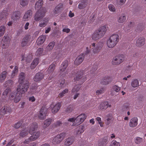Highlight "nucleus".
I'll return each mask as SVG.
<instances>
[{
  "label": "nucleus",
  "instance_id": "nucleus-28",
  "mask_svg": "<svg viewBox=\"0 0 146 146\" xmlns=\"http://www.w3.org/2000/svg\"><path fill=\"white\" fill-rule=\"evenodd\" d=\"M138 119L136 117L132 118L130 120L129 123V125L131 127H134L137 125Z\"/></svg>",
  "mask_w": 146,
  "mask_h": 146
},
{
  "label": "nucleus",
  "instance_id": "nucleus-3",
  "mask_svg": "<svg viewBox=\"0 0 146 146\" xmlns=\"http://www.w3.org/2000/svg\"><path fill=\"white\" fill-rule=\"evenodd\" d=\"M107 31L106 25L101 27L98 29L96 30L92 35V39L96 40L100 39L104 36Z\"/></svg>",
  "mask_w": 146,
  "mask_h": 146
},
{
  "label": "nucleus",
  "instance_id": "nucleus-29",
  "mask_svg": "<svg viewBox=\"0 0 146 146\" xmlns=\"http://www.w3.org/2000/svg\"><path fill=\"white\" fill-rule=\"evenodd\" d=\"M68 61L67 60H65L62 62L60 68V70L61 73H63L65 71L68 66Z\"/></svg>",
  "mask_w": 146,
  "mask_h": 146
},
{
  "label": "nucleus",
  "instance_id": "nucleus-4",
  "mask_svg": "<svg viewBox=\"0 0 146 146\" xmlns=\"http://www.w3.org/2000/svg\"><path fill=\"white\" fill-rule=\"evenodd\" d=\"M119 40L118 35L116 34L112 35L107 40L106 43L107 46L109 48H113L117 44Z\"/></svg>",
  "mask_w": 146,
  "mask_h": 146
},
{
  "label": "nucleus",
  "instance_id": "nucleus-64",
  "mask_svg": "<svg viewBox=\"0 0 146 146\" xmlns=\"http://www.w3.org/2000/svg\"><path fill=\"white\" fill-rule=\"evenodd\" d=\"M29 101L33 102L35 101V98L34 96H32L29 97Z\"/></svg>",
  "mask_w": 146,
  "mask_h": 146
},
{
  "label": "nucleus",
  "instance_id": "nucleus-36",
  "mask_svg": "<svg viewBox=\"0 0 146 146\" xmlns=\"http://www.w3.org/2000/svg\"><path fill=\"white\" fill-rule=\"evenodd\" d=\"M39 59L38 58H35L33 61L31 66V69H34L39 63Z\"/></svg>",
  "mask_w": 146,
  "mask_h": 146
},
{
  "label": "nucleus",
  "instance_id": "nucleus-61",
  "mask_svg": "<svg viewBox=\"0 0 146 146\" xmlns=\"http://www.w3.org/2000/svg\"><path fill=\"white\" fill-rule=\"evenodd\" d=\"M28 133V131H26L25 130H23L21 131L20 133V135L21 136L24 137L27 135Z\"/></svg>",
  "mask_w": 146,
  "mask_h": 146
},
{
  "label": "nucleus",
  "instance_id": "nucleus-44",
  "mask_svg": "<svg viewBox=\"0 0 146 146\" xmlns=\"http://www.w3.org/2000/svg\"><path fill=\"white\" fill-rule=\"evenodd\" d=\"M43 49L42 48H39L37 50L36 53V55L37 56H39L43 54Z\"/></svg>",
  "mask_w": 146,
  "mask_h": 146
},
{
  "label": "nucleus",
  "instance_id": "nucleus-47",
  "mask_svg": "<svg viewBox=\"0 0 146 146\" xmlns=\"http://www.w3.org/2000/svg\"><path fill=\"white\" fill-rule=\"evenodd\" d=\"M111 89L113 91H115L117 92H118L120 91L121 90V88L120 87L115 85L112 87Z\"/></svg>",
  "mask_w": 146,
  "mask_h": 146
},
{
  "label": "nucleus",
  "instance_id": "nucleus-18",
  "mask_svg": "<svg viewBox=\"0 0 146 146\" xmlns=\"http://www.w3.org/2000/svg\"><path fill=\"white\" fill-rule=\"evenodd\" d=\"M112 80V78L111 77L108 76H105L101 80L100 83L101 84L106 85L111 82Z\"/></svg>",
  "mask_w": 146,
  "mask_h": 146
},
{
  "label": "nucleus",
  "instance_id": "nucleus-1",
  "mask_svg": "<svg viewBox=\"0 0 146 146\" xmlns=\"http://www.w3.org/2000/svg\"><path fill=\"white\" fill-rule=\"evenodd\" d=\"M25 74L23 72H21L19 75V84L17 86L16 92H12L9 98L11 100H13L15 103L19 102L22 96V95L26 92L29 88L30 83L28 81L24 82L25 78Z\"/></svg>",
  "mask_w": 146,
  "mask_h": 146
},
{
  "label": "nucleus",
  "instance_id": "nucleus-45",
  "mask_svg": "<svg viewBox=\"0 0 146 146\" xmlns=\"http://www.w3.org/2000/svg\"><path fill=\"white\" fill-rule=\"evenodd\" d=\"M68 92V90L67 88H66L63 90L62 92L60 93L58 95V97L59 98H62L64 95L67 94Z\"/></svg>",
  "mask_w": 146,
  "mask_h": 146
},
{
  "label": "nucleus",
  "instance_id": "nucleus-2",
  "mask_svg": "<svg viewBox=\"0 0 146 146\" xmlns=\"http://www.w3.org/2000/svg\"><path fill=\"white\" fill-rule=\"evenodd\" d=\"M97 69L96 67L95 66L92 68L90 72H86L87 70H86L84 72V74L87 73H88V74L86 75L85 77L83 76L84 74L83 71H80L79 72H78L76 74V77L74 78V79L75 82L79 81V83L78 85H76L74 87L72 90V93L73 94L78 93L80 88V85L87 80L86 78L88 77L87 76H89L88 75H90V76H91L94 73Z\"/></svg>",
  "mask_w": 146,
  "mask_h": 146
},
{
  "label": "nucleus",
  "instance_id": "nucleus-34",
  "mask_svg": "<svg viewBox=\"0 0 146 146\" xmlns=\"http://www.w3.org/2000/svg\"><path fill=\"white\" fill-rule=\"evenodd\" d=\"M9 15L8 10L6 9L4 10L0 14V19H6Z\"/></svg>",
  "mask_w": 146,
  "mask_h": 146
},
{
  "label": "nucleus",
  "instance_id": "nucleus-51",
  "mask_svg": "<svg viewBox=\"0 0 146 146\" xmlns=\"http://www.w3.org/2000/svg\"><path fill=\"white\" fill-rule=\"evenodd\" d=\"M5 29V27L4 26H1L0 27V37L4 34Z\"/></svg>",
  "mask_w": 146,
  "mask_h": 146
},
{
  "label": "nucleus",
  "instance_id": "nucleus-54",
  "mask_svg": "<svg viewBox=\"0 0 146 146\" xmlns=\"http://www.w3.org/2000/svg\"><path fill=\"white\" fill-rule=\"evenodd\" d=\"M120 143L115 140H113L111 142L110 146H120Z\"/></svg>",
  "mask_w": 146,
  "mask_h": 146
},
{
  "label": "nucleus",
  "instance_id": "nucleus-14",
  "mask_svg": "<svg viewBox=\"0 0 146 146\" xmlns=\"http://www.w3.org/2000/svg\"><path fill=\"white\" fill-rule=\"evenodd\" d=\"M10 40V38L7 35L3 37L2 42L3 48H5L9 46Z\"/></svg>",
  "mask_w": 146,
  "mask_h": 146
},
{
  "label": "nucleus",
  "instance_id": "nucleus-56",
  "mask_svg": "<svg viewBox=\"0 0 146 146\" xmlns=\"http://www.w3.org/2000/svg\"><path fill=\"white\" fill-rule=\"evenodd\" d=\"M96 15L95 13L92 14L89 18L88 22L89 23H91L94 21Z\"/></svg>",
  "mask_w": 146,
  "mask_h": 146
},
{
  "label": "nucleus",
  "instance_id": "nucleus-22",
  "mask_svg": "<svg viewBox=\"0 0 146 146\" xmlns=\"http://www.w3.org/2000/svg\"><path fill=\"white\" fill-rule=\"evenodd\" d=\"M84 58V55L82 54L78 56L74 61V64L76 65L80 64L83 61Z\"/></svg>",
  "mask_w": 146,
  "mask_h": 146
},
{
  "label": "nucleus",
  "instance_id": "nucleus-20",
  "mask_svg": "<svg viewBox=\"0 0 146 146\" xmlns=\"http://www.w3.org/2000/svg\"><path fill=\"white\" fill-rule=\"evenodd\" d=\"M44 77V74L42 73L38 72L37 73L34 77L33 79L35 81L39 82L43 79Z\"/></svg>",
  "mask_w": 146,
  "mask_h": 146
},
{
  "label": "nucleus",
  "instance_id": "nucleus-50",
  "mask_svg": "<svg viewBox=\"0 0 146 146\" xmlns=\"http://www.w3.org/2000/svg\"><path fill=\"white\" fill-rule=\"evenodd\" d=\"M29 0H20V4L22 7L27 5L29 3Z\"/></svg>",
  "mask_w": 146,
  "mask_h": 146
},
{
  "label": "nucleus",
  "instance_id": "nucleus-12",
  "mask_svg": "<svg viewBox=\"0 0 146 146\" xmlns=\"http://www.w3.org/2000/svg\"><path fill=\"white\" fill-rule=\"evenodd\" d=\"M11 112V108L9 107L4 106L0 110V119L7 113H10Z\"/></svg>",
  "mask_w": 146,
  "mask_h": 146
},
{
  "label": "nucleus",
  "instance_id": "nucleus-35",
  "mask_svg": "<svg viewBox=\"0 0 146 146\" xmlns=\"http://www.w3.org/2000/svg\"><path fill=\"white\" fill-rule=\"evenodd\" d=\"M55 68V65L54 64H52L50 66L46 72L48 74L52 73Z\"/></svg>",
  "mask_w": 146,
  "mask_h": 146
},
{
  "label": "nucleus",
  "instance_id": "nucleus-7",
  "mask_svg": "<svg viewBox=\"0 0 146 146\" xmlns=\"http://www.w3.org/2000/svg\"><path fill=\"white\" fill-rule=\"evenodd\" d=\"M66 135L65 133H62L58 134L53 139L52 143L54 144H59L64 139Z\"/></svg>",
  "mask_w": 146,
  "mask_h": 146
},
{
  "label": "nucleus",
  "instance_id": "nucleus-26",
  "mask_svg": "<svg viewBox=\"0 0 146 146\" xmlns=\"http://www.w3.org/2000/svg\"><path fill=\"white\" fill-rule=\"evenodd\" d=\"M107 119L105 120V122L106 125H109L112 123L113 120V118L111 114H109L106 115Z\"/></svg>",
  "mask_w": 146,
  "mask_h": 146
},
{
  "label": "nucleus",
  "instance_id": "nucleus-39",
  "mask_svg": "<svg viewBox=\"0 0 146 146\" xmlns=\"http://www.w3.org/2000/svg\"><path fill=\"white\" fill-rule=\"evenodd\" d=\"M11 91L10 88H7L3 92L2 97L3 99H5L7 97V94Z\"/></svg>",
  "mask_w": 146,
  "mask_h": 146
},
{
  "label": "nucleus",
  "instance_id": "nucleus-6",
  "mask_svg": "<svg viewBox=\"0 0 146 146\" xmlns=\"http://www.w3.org/2000/svg\"><path fill=\"white\" fill-rule=\"evenodd\" d=\"M46 12V9L45 8H42L37 11L34 16V19L36 21H38L42 18L45 16Z\"/></svg>",
  "mask_w": 146,
  "mask_h": 146
},
{
  "label": "nucleus",
  "instance_id": "nucleus-19",
  "mask_svg": "<svg viewBox=\"0 0 146 146\" xmlns=\"http://www.w3.org/2000/svg\"><path fill=\"white\" fill-rule=\"evenodd\" d=\"M32 11L31 9L27 11L23 17V19L24 21H28L31 17L32 14Z\"/></svg>",
  "mask_w": 146,
  "mask_h": 146
},
{
  "label": "nucleus",
  "instance_id": "nucleus-37",
  "mask_svg": "<svg viewBox=\"0 0 146 146\" xmlns=\"http://www.w3.org/2000/svg\"><path fill=\"white\" fill-rule=\"evenodd\" d=\"M42 5V0H39L36 3L35 8L36 10L40 9Z\"/></svg>",
  "mask_w": 146,
  "mask_h": 146
},
{
  "label": "nucleus",
  "instance_id": "nucleus-57",
  "mask_svg": "<svg viewBox=\"0 0 146 146\" xmlns=\"http://www.w3.org/2000/svg\"><path fill=\"white\" fill-rule=\"evenodd\" d=\"M104 92V88L97 90L96 92V95H99L103 93Z\"/></svg>",
  "mask_w": 146,
  "mask_h": 146
},
{
  "label": "nucleus",
  "instance_id": "nucleus-43",
  "mask_svg": "<svg viewBox=\"0 0 146 146\" xmlns=\"http://www.w3.org/2000/svg\"><path fill=\"white\" fill-rule=\"evenodd\" d=\"M143 141V138L139 137H137L135 138L134 139V141L136 144H140Z\"/></svg>",
  "mask_w": 146,
  "mask_h": 146
},
{
  "label": "nucleus",
  "instance_id": "nucleus-30",
  "mask_svg": "<svg viewBox=\"0 0 146 146\" xmlns=\"http://www.w3.org/2000/svg\"><path fill=\"white\" fill-rule=\"evenodd\" d=\"M8 73L7 71H4L2 72L0 74V82H3L5 79Z\"/></svg>",
  "mask_w": 146,
  "mask_h": 146
},
{
  "label": "nucleus",
  "instance_id": "nucleus-52",
  "mask_svg": "<svg viewBox=\"0 0 146 146\" xmlns=\"http://www.w3.org/2000/svg\"><path fill=\"white\" fill-rule=\"evenodd\" d=\"M108 8L109 10L112 12H114L115 11V6L113 4H110L108 5Z\"/></svg>",
  "mask_w": 146,
  "mask_h": 146
},
{
  "label": "nucleus",
  "instance_id": "nucleus-24",
  "mask_svg": "<svg viewBox=\"0 0 146 146\" xmlns=\"http://www.w3.org/2000/svg\"><path fill=\"white\" fill-rule=\"evenodd\" d=\"M63 7V5L62 3H60L55 7L54 10V15L58 14L62 10Z\"/></svg>",
  "mask_w": 146,
  "mask_h": 146
},
{
  "label": "nucleus",
  "instance_id": "nucleus-8",
  "mask_svg": "<svg viewBox=\"0 0 146 146\" xmlns=\"http://www.w3.org/2000/svg\"><path fill=\"white\" fill-rule=\"evenodd\" d=\"M124 59V56L123 54L117 55L113 58L112 64L115 65L119 64L123 62Z\"/></svg>",
  "mask_w": 146,
  "mask_h": 146
},
{
  "label": "nucleus",
  "instance_id": "nucleus-16",
  "mask_svg": "<svg viewBox=\"0 0 146 146\" xmlns=\"http://www.w3.org/2000/svg\"><path fill=\"white\" fill-rule=\"evenodd\" d=\"M108 142L107 136L100 138L98 141V146H106Z\"/></svg>",
  "mask_w": 146,
  "mask_h": 146
},
{
  "label": "nucleus",
  "instance_id": "nucleus-21",
  "mask_svg": "<svg viewBox=\"0 0 146 146\" xmlns=\"http://www.w3.org/2000/svg\"><path fill=\"white\" fill-rule=\"evenodd\" d=\"M31 37L30 35H27L23 38L21 43L22 46H24L27 45L29 42L30 39Z\"/></svg>",
  "mask_w": 146,
  "mask_h": 146
},
{
  "label": "nucleus",
  "instance_id": "nucleus-38",
  "mask_svg": "<svg viewBox=\"0 0 146 146\" xmlns=\"http://www.w3.org/2000/svg\"><path fill=\"white\" fill-rule=\"evenodd\" d=\"M131 86L134 88L139 86V82L138 80L137 79L133 80L131 82Z\"/></svg>",
  "mask_w": 146,
  "mask_h": 146
},
{
  "label": "nucleus",
  "instance_id": "nucleus-23",
  "mask_svg": "<svg viewBox=\"0 0 146 146\" xmlns=\"http://www.w3.org/2000/svg\"><path fill=\"white\" fill-rule=\"evenodd\" d=\"M88 1L86 0H82L79 2L78 7L79 9H83L85 8L87 6Z\"/></svg>",
  "mask_w": 146,
  "mask_h": 146
},
{
  "label": "nucleus",
  "instance_id": "nucleus-40",
  "mask_svg": "<svg viewBox=\"0 0 146 146\" xmlns=\"http://www.w3.org/2000/svg\"><path fill=\"white\" fill-rule=\"evenodd\" d=\"M13 84V82L12 80H9L6 81L5 82V86L6 87L9 88L12 86Z\"/></svg>",
  "mask_w": 146,
  "mask_h": 146
},
{
  "label": "nucleus",
  "instance_id": "nucleus-58",
  "mask_svg": "<svg viewBox=\"0 0 146 146\" xmlns=\"http://www.w3.org/2000/svg\"><path fill=\"white\" fill-rule=\"evenodd\" d=\"M90 48H90V47H86L84 52L82 54L83 55H84V56H85L86 55L88 54L90 52Z\"/></svg>",
  "mask_w": 146,
  "mask_h": 146
},
{
  "label": "nucleus",
  "instance_id": "nucleus-10",
  "mask_svg": "<svg viewBox=\"0 0 146 146\" xmlns=\"http://www.w3.org/2000/svg\"><path fill=\"white\" fill-rule=\"evenodd\" d=\"M102 44L100 45L99 44H96L95 43H93L91 44L90 47L93 50V52L94 54H96L100 51L102 48Z\"/></svg>",
  "mask_w": 146,
  "mask_h": 146
},
{
  "label": "nucleus",
  "instance_id": "nucleus-41",
  "mask_svg": "<svg viewBox=\"0 0 146 146\" xmlns=\"http://www.w3.org/2000/svg\"><path fill=\"white\" fill-rule=\"evenodd\" d=\"M21 61L26 60L27 61H29L31 60L32 58V56L31 54H29V56L26 57H25L23 55H21Z\"/></svg>",
  "mask_w": 146,
  "mask_h": 146
},
{
  "label": "nucleus",
  "instance_id": "nucleus-33",
  "mask_svg": "<svg viewBox=\"0 0 146 146\" xmlns=\"http://www.w3.org/2000/svg\"><path fill=\"white\" fill-rule=\"evenodd\" d=\"M85 127L84 125H80L77 127L76 129V135L81 134L83 132L84 130Z\"/></svg>",
  "mask_w": 146,
  "mask_h": 146
},
{
  "label": "nucleus",
  "instance_id": "nucleus-59",
  "mask_svg": "<svg viewBox=\"0 0 146 146\" xmlns=\"http://www.w3.org/2000/svg\"><path fill=\"white\" fill-rule=\"evenodd\" d=\"M23 123L22 121H20L16 123L14 125V127L16 129H17L19 128L21 125Z\"/></svg>",
  "mask_w": 146,
  "mask_h": 146
},
{
  "label": "nucleus",
  "instance_id": "nucleus-55",
  "mask_svg": "<svg viewBox=\"0 0 146 146\" xmlns=\"http://www.w3.org/2000/svg\"><path fill=\"white\" fill-rule=\"evenodd\" d=\"M62 123L61 121L58 120L54 123L53 124V126L56 127H58L62 126Z\"/></svg>",
  "mask_w": 146,
  "mask_h": 146
},
{
  "label": "nucleus",
  "instance_id": "nucleus-27",
  "mask_svg": "<svg viewBox=\"0 0 146 146\" xmlns=\"http://www.w3.org/2000/svg\"><path fill=\"white\" fill-rule=\"evenodd\" d=\"M145 38L143 37H140L137 40L136 45L137 46H141L145 44Z\"/></svg>",
  "mask_w": 146,
  "mask_h": 146
},
{
  "label": "nucleus",
  "instance_id": "nucleus-49",
  "mask_svg": "<svg viewBox=\"0 0 146 146\" xmlns=\"http://www.w3.org/2000/svg\"><path fill=\"white\" fill-rule=\"evenodd\" d=\"M18 71V67L17 66H15L12 72L11 77L13 78L17 75Z\"/></svg>",
  "mask_w": 146,
  "mask_h": 146
},
{
  "label": "nucleus",
  "instance_id": "nucleus-63",
  "mask_svg": "<svg viewBox=\"0 0 146 146\" xmlns=\"http://www.w3.org/2000/svg\"><path fill=\"white\" fill-rule=\"evenodd\" d=\"M133 25H134L133 22H131L130 23L129 25H128V29H127V28H126V29H125V30H126L127 31L128 30H130L131 29V27H132L133 26Z\"/></svg>",
  "mask_w": 146,
  "mask_h": 146
},
{
  "label": "nucleus",
  "instance_id": "nucleus-5",
  "mask_svg": "<svg viewBox=\"0 0 146 146\" xmlns=\"http://www.w3.org/2000/svg\"><path fill=\"white\" fill-rule=\"evenodd\" d=\"M37 126L38 124L36 122L33 123L31 125L29 132L31 134L33 133V135L30 137V139H32V141L35 140L40 136V132H34L37 127Z\"/></svg>",
  "mask_w": 146,
  "mask_h": 146
},
{
  "label": "nucleus",
  "instance_id": "nucleus-42",
  "mask_svg": "<svg viewBox=\"0 0 146 146\" xmlns=\"http://www.w3.org/2000/svg\"><path fill=\"white\" fill-rule=\"evenodd\" d=\"M55 44V42L54 41L50 42L47 46L46 47V50L48 51L52 50Z\"/></svg>",
  "mask_w": 146,
  "mask_h": 146
},
{
  "label": "nucleus",
  "instance_id": "nucleus-17",
  "mask_svg": "<svg viewBox=\"0 0 146 146\" xmlns=\"http://www.w3.org/2000/svg\"><path fill=\"white\" fill-rule=\"evenodd\" d=\"M75 138L74 136H70L67 138L64 142L66 146H69L72 145L74 142Z\"/></svg>",
  "mask_w": 146,
  "mask_h": 146
},
{
  "label": "nucleus",
  "instance_id": "nucleus-31",
  "mask_svg": "<svg viewBox=\"0 0 146 146\" xmlns=\"http://www.w3.org/2000/svg\"><path fill=\"white\" fill-rule=\"evenodd\" d=\"M46 36L45 35H41L38 38L36 42L38 45L42 44L45 40Z\"/></svg>",
  "mask_w": 146,
  "mask_h": 146
},
{
  "label": "nucleus",
  "instance_id": "nucleus-60",
  "mask_svg": "<svg viewBox=\"0 0 146 146\" xmlns=\"http://www.w3.org/2000/svg\"><path fill=\"white\" fill-rule=\"evenodd\" d=\"M47 23V21H42L40 23L39 26L40 27H43L46 26Z\"/></svg>",
  "mask_w": 146,
  "mask_h": 146
},
{
  "label": "nucleus",
  "instance_id": "nucleus-53",
  "mask_svg": "<svg viewBox=\"0 0 146 146\" xmlns=\"http://www.w3.org/2000/svg\"><path fill=\"white\" fill-rule=\"evenodd\" d=\"M74 108L73 105L70 104L68 106L66 109V111L68 112H71L74 110Z\"/></svg>",
  "mask_w": 146,
  "mask_h": 146
},
{
  "label": "nucleus",
  "instance_id": "nucleus-13",
  "mask_svg": "<svg viewBox=\"0 0 146 146\" xmlns=\"http://www.w3.org/2000/svg\"><path fill=\"white\" fill-rule=\"evenodd\" d=\"M86 117L84 114H82L76 118V123L74 124V126H77L83 122Z\"/></svg>",
  "mask_w": 146,
  "mask_h": 146
},
{
  "label": "nucleus",
  "instance_id": "nucleus-32",
  "mask_svg": "<svg viewBox=\"0 0 146 146\" xmlns=\"http://www.w3.org/2000/svg\"><path fill=\"white\" fill-rule=\"evenodd\" d=\"M52 119L49 118L46 119L43 122V127L45 128L48 126L51 123L52 121Z\"/></svg>",
  "mask_w": 146,
  "mask_h": 146
},
{
  "label": "nucleus",
  "instance_id": "nucleus-15",
  "mask_svg": "<svg viewBox=\"0 0 146 146\" xmlns=\"http://www.w3.org/2000/svg\"><path fill=\"white\" fill-rule=\"evenodd\" d=\"M21 15L19 11H15L13 12L11 15V20L13 22L17 21L20 19Z\"/></svg>",
  "mask_w": 146,
  "mask_h": 146
},
{
  "label": "nucleus",
  "instance_id": "nucleus-11",
  "mask_svg": "<svg viewBox=\"0 0 146 146\" xmlns=\"http://www.w3.org/2000/svg\"><path fill=\"white\" fill-rule=\"evenodd\" d=\"M61 106V104L60 102H58L55 105L52 102L50 104V108L52 109V113H55L58 111Z\"/></svg>",
  "mask_w": 146,
  "mask_h": 146
},
{
  "label": "nucleus",
  "instance_id": "nucleus-9",
  "mask_svg": "<svg viewBox=\"0 0 146 146\" xmlns=\"http://www.w3.org/2000/svg\"><path fill=\"white\" fill-rule=\"evenodd\" d=\"M47 109L45 106H43L41 108L38 115V117L40 119H43L47 115Z\"/></svg>",
  "mask_w": 146,
  "mask_h": 146
},
{
  "label": "nucleus",
  "instance_id": "nucleus-48",
  "mask_svg": "<svg viewBox=\"0 0 146 146\" xmlns=\"http://www.w3.org/2000/svg\"><path fill=\"white\" fill-rule=\"evenodd\" d=\"M129 104L128 103L124 104L121 107V110L124 111L128 110L129 108Z\"/></svg>",
  "mask_w": 146,
  "mask_h": 146
},
{
  "label": "nucleus",
  "instance_id": "nucleus-25",
  "mask_svg": "<svg viewBox=\"0 0 146 146\" xmlns=\"http://www.w3.org/2000/svg\"><path fill=\"white\" fill-rule=\"evenodd\" d=\"M111 105H109L107 102H102L100 104L99 108L100 110H106L108 107H111Z\"/></svg>",
  "mask_w": 146,
  "mask_h": 146
},
{
  "label": "nucleus",
  "instance_id": "nucleus-46",
  "mask_svg": "<svg viewBox=\"0 0 146 146\" xmlns=\"http://www.w3.org/2000/svg\"><path fill=\"white\" fill-rule=\"evenodd\" d=\"M125 20V16L124 15H122L120 16L118 20V21L120 23H123Z\"/></svg>",
  "mask_w": 146,
  "mask_h": 146
},
{
  "label": "nucleus",
  "instance_id": "nucleus-62",
  "mask_svg": "<svg viewBox=\"0 0 146 146\" xmlns=\"http://www.w3.org/2000/svg\"><path fill=\"white\" fill-rule=\"evenodd\" d=\"M126 0H117V3L119 5H122L124 4Z\"/></svg>",
  "mask_w": 146,
  "mask_h": 146
}]
</instances>
